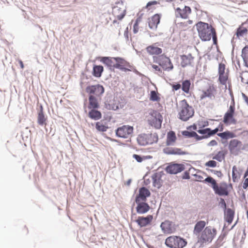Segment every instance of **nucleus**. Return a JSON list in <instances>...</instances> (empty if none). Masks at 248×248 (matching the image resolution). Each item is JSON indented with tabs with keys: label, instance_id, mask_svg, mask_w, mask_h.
Wrapping results in <instances>:
<instances>
[{
	"label": "nucleus",
	"instance_id": "nucleus-61",
	"mask_svg": "<svg viewBox=\"0 0 248 248\" xmlns=\"http://www.w3.org/2000/svg\"><path fill=\"white\" fill-rule=\"evenodd\" d=\"M18 62H19V63L20 65L21 69H23L24 68V66L22 61L21 60H18Z\"/></svg>",
	"mask_w": 248,
	"mask_h": 248
},
{
	"label": "nucleus",
	"instance_id": "nucleus-2",
	"mask_svg": "<svg viewBox=\"0 0 248 248\" xmlns=\"http://www.w3.org/2000/svg\"><path fill=\"white\" fill-rule=\"evenodd\" d=\"M99 60L110 70L117 68L125 71L127 70L126 67L129 65L128 62L120 57H101L99 58Z\"/></svg>",
	"mask_w": 248,
	"mask_h": 248
},
{
	"label": "nucleus",
	"instance_id": "nucleus-62",
	"mask_svg": "<svg viewBox=\"0 0 248 248\" xmlns=\"http://www.w3.org/2000/svg\"><path fill=\"white\" fill-rule=\"evenodd\" d=\"M221 202L222 204V205H223L224 208L225 209H226V202H225V201L223 199H221Z\"/></svg>",
	"mask_w": 248,
	"mask_h": 248
},
{
	"label": "nucleus",
	"instance_id": "nucleus-16",
	"mask_svg": "<svg viewBox=\"0 0 248 248\" xmlns=\"http://www.w3.org/2000/svg\"><path fill=\"white\" fill-rule=\"evenodd\" d=\"M191 12V8L189 7L186 6H185L183 9L178 7L175 9L176 16L184 19L187 18Z\"/></svg>",
	"mask_w": 248,
	"mask_h": 248
},
{
	"label": "nucleus",
	"instance_id": "nucleus-37",
	"mask_svg": "<svg viewBox=\"0 0 248 248\" xmlns=\"http://www.w3.org/2000/svg\"><path fill=\"white\" fill-rule=\"evenodd\" d=\"M152 179L153 180V184L155 187L159 188L161 186L160 178L158 174L157 173L154 174L152 176Z\"/></svg>",
	"mask_w": 248,
	"mask_h": 248
},
{
	"label": "nucleus",
	"instance_id": "nucleus-28",
	"mask_svg": "<svg viewBox=\"0 0 248 248\" xmlns=\"http://www.w3.org/2000/svg\"><path fill=\"white\" fill-rule=\"evenodd\" d=\"M149 137L150 136L147 134H140L139 135L137 138V141L138 143L140 145H146L151 143L149 141Z\"/></svg>",
	"mask_w": 248,
	"mask_h": 248
},
{
	"label": "nucleus",
	"instance_id": "nucleus-63",
	"mask_svg": "<svg viewBox=\"0 0 248 248\" xmlns=\"http://www.w3.org/2000/svg\"><path fill=\"white\" fill-rule=\"evenodd\" d=\"M243 96L246 102L248 104V97L245 94H243Z\"/></svg>",
	"mask_w": 248,
	"mask_h": 248
},
{
	"label": "nucleus",
	"instance_id": "nucleus-45",
	"mask_svg": "<svg viewBox=\"0 0 248 248\" xmlns=\"http://www.w3.org/2000/svg\"><path fill=\"white\" fill-rule=\"evenodd\" d=\"M204 181L210 183L212 184V188L214 189L215 187L217 185V182L212 177H208Z\"/></svg>",
	"mask_w": 248,
	"mask_h": 248
},
{
	"label": "nucleus",
	"instance_id": "nucleus-55",
	"mask_svg": "<svg viewBox=\"0 0 248 248\" xmlns=\"http://www.w3.org/2000/svg\"><path fill=\"white\" fill-rule=\"evenodd\" d=\"M217 144V142L216 140H211L208 144V146H214Z\"/></svg>",
	"mask_w": 248,
	"mask_h": 248
},
{
	"label": "nucleus",
	"instance_id": "nucleus-9",
	"mask_svg": "<svg viewBox=\"0 0 248 248\" xmlns=\"http://www.w3.org/2000/svg\"><path fill=\"white\" fill-rule=\"evenodd\" d=\"M217 94V88L214 84H210L205 89L202 91L200 96V100L208 98L210 100L215 99Z\"/></svg>",
	"mask_w": 248,
	"mask_h": 248
},
{
	"label": "nucleus",
	"instance_id": "nucleus-23",
	"mask_svg": "<svg viewBox=\"0 0 248 248\" xmlns=\"http://www.w3.org/2000/svg\"><path fill=\"white\" fill-rule=\"evenodd\" d=\"M215 193L219 195H227L228 192L227 190V185L226 184H221L220 186L217 185L213 189Z\"/></svg>",
	"mask_w": 248,
	"mask_h": 248
},
{
	"label": "nucleus",
	"instance_id": "nucleus-20",
	"mask_svg": "<svg viewBox=\"0 0 248 248\" xmlns=\"http://www.w3.org/2000/svg\"><path fill=\"white\" fill-rule=\"evenodd\" d=\"M136 207L137 212L139 214H145L150 210L149 205L145 202H138Z\"/></svg>",
	"mask_w": 248,
	"mask_h": 248
},
{
	"label": "nucleus",
	"instance_id": "nucleus-43",
	"mask_svg": "<svg viewBox=\"0 0 248 248\" xmlns=\"http://www.w3.org/2000/svg\"><path fill=\"white\" fill-rule=\"evenodd\" d=\"M95 127L98 131L105 132L106 131L108 127L104 124L102 122H98L96 123Z\"/></svg>",
	"mask_w": 248,
	"mask_h": 248
},
{
	"label": "nucleus",
	"instance_id": "nucleus-22",
	"mask_svg": "<svg viewBox=\"0 0 248 248\" xmlns=\"http://www.w3.org/2000/svg\"><path fill=\"white\" fill-rule=\"evenodd\" d=\"M164 153L167 155H183L186 152L178 148L166 147L163 150Z\"/></svg>",
	"mask_w": 248,
	"mask_h": 248
},
{
	"label": "nucleus",
	"instance_id": "nucleus-59",
	"mask_svg": "<svg viewBox=\"0 0 248 248\" xmlns=\"http://www.w3.org/2000/svg\"><path fill=\"white\" fill-rule=\"evenodd\" d=\"M181 85L180 84H177L175 85H173L172 88L174 90H178L181 88Z\"/></svg>",
	"mask_w": 248,
	"mask_h": 248
},
{
	"label": "nucleus",
	"instance_id": "nucleus-18",
	"mask_svg": "<svg viewBox=\"0 0 248 248\" xmlns=\"http://www.w3.org/2000/svg\"><path fill=\"white\" fill-rule=\"evenodd\" d=\"M181 65L183 67L188 66H193L194 64V58L191 54L188 55H183L181 56Z\"/></svg>",
	"mask_w": 248,
	"mask_h": 248
},
{
	"label": "nucleus",
	"instance_id": "nucleus-34",
	"mask_svg": "<svg viewBox=\"0 0 248 248\" xmlns=\"http://www.w3.org/2000/svg\"><path fill=\"white\" fill-rule=\"evenodd\" d=\"M226 154L227 151L225 150L220 151L213 157V159L217 160L219 162H221L225 159Z\"/></svg>",
	"mask_w": 248,
	"mask_h": 248
},
{
	"label": "nucleus",
	"instance_id": "nucleus-60",
	"mask_svg": "<svg viewBox=\"0 0 248 248\" xmlns=\"http://www.w3.org/2000/svg\"><path fill=\"white\" fill-rule=\"evenodd\" d=\"M187 23H188L189 25H191V24H192L193 23V21H192V20H188L187 21L185 22H184V23H181V25H185H185H187Z\"/></svg>",
	"mask_w": 248,
	"mask_h": 248
},
{
	"label": "nucleus",
	"instance_id": "nucleus-7",
	"mask_svg": "<svg viewBox=\"0 0 248 248\" xmlns=\"http://www.w3.org/2000/svg\"><path fill=\"white\" fill-rule=\"evenodd\" d=\"M187 244L183 238L177 236H170L165 240V244L170 248H183Z\"/></svg>",
	"mask_w": 248,
	"mask_h": 248
},
{
	"label": "nucleus",
	"instance_id": "nucleus-24",
	"mask_svg": "<svg viewBox=\"0 0 248 248\" xmlns=\"http://www.w3.org/2000/svg\"><path fill=\"white\" fill-rule=\"evenodd\" d=\"M46 120L47 118L45 115L43 108L41 106L40 110L38 112L37 123L40 125H46Z\"/></svg>",
	"mask_w": 248,
	"mask_h": 248
},
{
	"label": "nucleus",
	"instance_id": "nucleus-31",
	"mask_svg": "<svg viewBox=\"0 0 248 248\" xmlns=\"http://www.w3.org/2000/svg\"><path fill=\"white\" fill-rule=\"evenodd\" d=\"M158 4L159 2L156 0L150 1L143 7V9L146 10L147 12L152 13L156 9L155 5Z\"/></svg>",
	"mask_w": 248,
	"mask_h": 248
},
{
	"label": "nucleus",
	"instance_id": "nucleus-12",
	"mask_svg": "<svg viewBox=\"0 0 248 248\" xmlns=\"http://www.w3.org/2000/svg\"><path fill=\"white\" fill-rule=\"evenodd\" d=\"M241 141L237 139H233L230 141L229 149L232 154L237 155L242 149Z\"/></svg>",
	"mask_w": 248,
	"mask_h": 248
},
{
	"label": "nucleus",
	"instance_id": "nucleus-52",
	"mask_svg": "<svg viewBox=\"0 0 248 248\" xmlns=\"http://www.w3.org/2000/svg\"><path fill=\"white\" fill-rule=\"evenodd\" d=\"M210 171L218 177H221L223 176V174L220 170H211Z\"/></svg>",
	"mask_w": 248,
	"mask_h": 248
},
{
	"label": "nucleus",
	"instance_id": "nucleus-42",
	"mask_svg": "<svg viewBox=\"0 0 248 248\" xmlns=\"http://www.w3.org/2000/svg\"><path fill=\"white\" fill-rule=\"evenodd\" d=\"M150 100L152 101H160V98L159 97V94L155 91H151Z\"/></svg>",
	"mask_w": 248,
	"mask_h": 248
},
{
	"label": "nucleus",
	"instance_id": "nucleus-13",
	"mask_svg": "<svg viewBox=\"0 0 248 248\" xmlns=\"http://www.w3.org/2000/svg\"><path fill=\"white\" fill-rule=\"evenodd\" d=\"M234 113V108L233 106H231L229 110L225 114L223 117V121L224 124H234L236 123V121L233 117Z\"/></svg>",
	"mask_w": 248,
	"mask_h": 248
},
{
	"label": "nucleus",
	"instance_id": "nucleus-8",
	"mask_svg": "<svg viewBox=\"0 0 248 248\" xmlns=\"http://www.w3.org/2000/svg\"><path fill=\"white\" fill-rule=\"evenodd\" d=\"M134 128L129 125H124L119 127L115 131L116 135L117 137L123 138L128 139L130 138L133 133Z\"/></svg>",
	"mask_w": 248,
	"mask_h": 248
},
{
	"label": "nucleus",
	"instance_id": "nucleus-32",
	"mask_svg": "<svg viewBox=\"0 0 248 248\" xmlns=\"http://www.w3.org/2000/svg\"><path fill=\"white\" fill-rule=\"evenodd\" d=\"M104 70V68L101 65H94L93 68V75L95 77H100Z\"/></svg>",
	"mask_w": 248,
	"mask_h": 248
},
{
	"label": "nucleus",
	"instance_id": "nucleus-17",
	"mask_svg": "<svg viewBox=\"0 0 248 248\" xmlns=\"http://www.w3.org/2000/svg\"><path fill=\"white\" fill-rule=\"evenodd\" d=\"M153 219V216L149 215L146 217H139L136 219V222L140 227H143L150 224Z\"/></svg>",
	"mask_w": 248,
	"mask_h": 248
},
{
	"label": "nucleus",
	"instance_id": "nucleus-53",
	"mask_svg": "<svg viewBox=\"0 0 248 248\" xmlns=\"http://www.w3.org/2000/svg\"><path fill=\"white\" fill-rule=\"evenodd\" d=\"M138 31H139V24H138V21H137L133 26V31H134V33H136L138 32Z\"/></svg>",
	"mask_w": 248,
	"mask_h": 248
},
{
	"label": "nucleus",
	"instance_id": "nucleus-5",
	"mask_svg": "<svg viewBox=\"0 0 248 248\" xmlns=\"http://www.w3.org/2000/svg\"><path fill=\"white\" fill-rule=\"evenodd\" d=\"M146 120L150 125L156 129L161 128L162 116L157 111L154 109L150 110L146 116Z\"/></svg>",
	"mask_w": 248,
	"mask_h": 248
},
{
	"label": "nucleus",
	"instance_id": "nucleus-1",
	"mask_svg": "<svg viewBox=\"0 0 248 248\" xmlns=\"http://www.w3.org/2000/svg\"><path fill=\"white\" fill-rule=\"evenodd\" d=\"M199 38L202 41H209L212 38L214 44H217L216 29L211 24L199 21L196 24Z\"/></svg>",
	"mask_w": 248,
	"mask_h": 248
},
{
	"label": "nucleus",
	"instance_id": "nucleus-15",
	"mask_svg": "<svg viewBox=\"0 0 248 248\" xmlns=\"http://www.w3.org/2000/svg\"><path fill=\"white\" fill-rule=\"evenodd\" d=\"M150 196V191L145 187H142L139 189V193L136 196L135 202L136 203L140 202H145L147 197Z\"/></svg>",
	"mask_w": 248,
	"mask_h": 248
},
{
	"label": "nucleus",
	"instance_id": "nucleus-41",
	"mask_svg": "<svg viewBox=\"0 0 248 248\" xmlns=\"http://www.w3.org/2000/svg\"><path fill=\"white\" fill-rule=\"evenodd\" d=\"M190 82L188 80L184 81L182 85V89L186 93H188L190 87Z\"/></svg>",
	"mask_w": 248,
	"mask_h": 248
},
{
	"label": "nucleus",
	"instance_id": "nucleus-39",
	"mask_svg": "<svg viewBox=\"0 0 248 248\" xmlns=\"http://www.w3.org/2000/svg\"><path fill=\"white\" fill-rule=\"evenodd\" d=\"M247 29L242 26H241L237 29L236 35L238 37H242L244 35H246L247 33Z\"/></svg>",
	"mask_w": 248,
	"mask_h": 248
},
{
	"label": "nucleus",
	"instance_id": "nucleus-25",
	"mask_svg": "<svg viewBox=\"0 0 248 248\" xmlns=\"http://www.w3.org/2000/svg\"><path fill=\"white\" fill-rule=\"evenodd\" d=\"M147 52L151 55H159L162 53L161 48L151 45L146 47Z\"/></svg>",
	"mask_w": 248,
	"mask_h": 248
},
{
	"label": "nucleus",
	"instance_id": "nucleus-14",
	"mask_svg": "<svg viewBox=\"0 0 248 248\" xmlns=\"http://www.w3.org/2000/svg\"><path fill=\"white\" fill-rule=\"evenodd\" d=\"M185 166L183 164L171 163L167 167L166 170L170 174H176L184 170Z\"/></svg>",
	"mask_w": 248,
	"mask_h": 248
},
{
	"label": "nucleus",
	"instance_id": "nucleus-10",
	"mask_svg": "<svg viewBox=\"0 0 248 248\" xmlns=\"http://www.w3.org/2000/svg\"><path fill=\"white\" fill-rule=\"evenodd\" d=\"M126 8L123 2L116 3L112 8V13L118 20H122L126 15Z\"/></svg>",
	"mask_w": 248,
	"mask_h": 248
},
{
	"label": "nucleus",
	"instance_id": "nucleus-57",
	"mask_svg": "<svg viewBox=\"0 0 248 248\" xmlns=\"http://www.w3.org/2000/svg\"><path fill=\"white\" fill-rule=\"evenodd\" d=\"M183 179H188L190 178L189 173L187 171H185L182 177Z\"/></svg>",
	"mask_w": 248,
	"mask_h": 248
},
{
	"label": "nucleus",
	"instance_id": "nucleus-64",
	"mask_svg": "<svg viewBox=\"0 0 248 248\" xmlns=\"http://www.w3.org/2000/svg\"><path fill=\"white\" fill-rule=\"evenodd\" d=\"M219 128V131H222L223 130V126L222 124L219 125L218 126Z\"/></svg>",
	"mask_w": 248,
	"mask_h": 248
},
{
	"label": "nucleus",
	"instance_id": "nucleus-33",
	"mask_svg": "<svg viewBox=\"0 0 248 248\" xmlns=\"http://www.w3.org/2000/svg\"><path fill=\"white\" fill-rule=\"evenodd\" d=\"M241 56L245 65L248 67V45L245 46L242 50Z\"/></svg>",
	"mask_w": 248,
	"mask_h": 248
},
{
	"label": "nucleus",
	"instance_id": "nucleus-49",
	"mask_svg": "<svg viewBox=\"0 0 248 248\" xmlns=\"http://www.w3.org/2000/svg\"><path fill=\"white\" fill-rule=\"evenodd\" d=\"M194 133H195L194 131L189 132L188 131H186V130L182 132L183 135L186 137H187V138L193 137Z\"/></svg>",
	"mask_w": 248,
	"mask_h": 248
},
{
	"label": "nucleus",
	"instance_id": "nucleus-46",
	"mask_svg": "<svg viewBox=\"0 0 248 248\" xmlns=\"http://www.w3.org/2000/svg\"><path fill=\"white\" fill-rule=\"evenodd\" d=\"M226 65L223 63H220L218 65V75L222 73H226L225 72Z\"/></svg>",
	"mask_w": 248,
	"mask_h": 248
},
{
	"label": "nucleus",
	"instance_id": "nucleus-47",
	"mask_svg": "<svg viewBox=\"0 0 248 248\" xmlns=\"http://www.w3.org/2000/svg\"><path fill=\"white\" fill-rule=\"evenodd\" d=\"M237 171V168L235 166H234L232 167V177L233 182H236L237 180L238 176L236 173V172Z\"/></svg>",
	"mask_w": 248,
	"mask_h": 248
},
{
	"label": "nucleus",
	"instance_id": "nucleus-27",
	"mask_svg": "<svg viewBox=\"0 0 248 248\" xmlns=\"http://www.w3.org/2000/svg\"><path fill=\"white\" fill-rule=\"evenodd\" d=\"M206 223L205 221L200 220L198 221L194 228V233L196 235H199L204 229Z\"/></svg>",
	"mask_w": 248,
	"mask_h": 248
},
{
	"label": "nucleus",
	"instance_id": "nucleus-29",
	"mask_svg": "<svg viewBox=\"0 0 248 248\" xmlns=\"http://www.w3.org/2000/svg\"><path fill=\"white\" fill-rule=\"evenodd\" d=\"M234 215V212L230 208H228L225 212V220L228 222V225L232 223Z\"/></svg>",
	"mask_w": 248,
	"mask_h": 248
},
{
	"label": "nucleus",
	"instance_id": "nucleus-26",
	"mask_svg": "<svg viewBox=\"0 0 248 248\" xmlns=\"http://www.w3.org/2000/svg\"><path fill=\"white\" fill-rule=\"evenodd\" d=\"M177 138L174 131H171L167 133L166 145L168 146L173 145L176 140Z\"/></svg>",
	"mask_w": 248,
	"mask_h": 248
},
{
	"label": "nucleus",
	"instance_id": "nucleus-21",
	"mask_svg": "<svg viewBox=\"0 0 248 248\" xmlns=\"http://www.w3.org/2000/svg\"><path fill=\"white\" fill-rule=\"evenodd\" d=\"M100 98L95 97L94 95H90L89 97L88 108H98L99 107V100Z\"/></svg>",
	"mask_w": 248,
	"mask_h": 248
},
{
	"label": "nucleus",
	"instance_id": "nucleus-6",
	"mask_svg": "<svg viewBox=\"0 0 248 248\" xmlns=\"http://www.w3.org/2000/svg\"><path fill=\"white\" fill-rule=\"evenodd\" d=\"M153 62L159 65L165 71H170L173 68V66L170 59L165 55H160L158 56H154Z\"/></svg>",
	"mask_w": 248,
	"mask_h": 248
},
{
	"label": "nucleus",
	"instance_id": "nucleus-4",
	"mask_svg": "<svg viewBox=\"0 0 248 248\" xmlns=\"http://www.w3.org/2000/svg\"><path fill=\"white\" fill-rule=\"evenodd\" d=\"M194 114V110L191 106H190L186 100L184 99L180 101L179 108V118L184 121H187L192 117Z\"/></svg>",
	"mask_w": 248,
	"mask_h": 248
},
{
	"label": "nucleus",
	"instance_id": "nucleus-48",
	"mask_svg": "<svg viewBox=\"0 0 248 248\" xmlns=\"http://www.w3.org/2000/svg\"><path fill=\"white\" fill-rule=\"evenodd\" d=\"M133 157L135 158L138 162H141L143 160H145L147 158L146 156H141L138 155L134 154L133 155Z\"/></svg>",
	"mask_w": 248,
	"mask_h": 248
},
{
	"label": "nucleus",
	"instance_id": "nucleus-50",
	"mask_svg": "<svg viewBox=\"0 0 248 248\" xmlns=\"http://www.w3.org/2000/svg\"><path fill=\"white\" fill-rule=\"evenodd\" d=\"M217 163L214 160H210L205 163V166L209 167H216Z\"/></svg>",
	"mask_w": 248,
	"mask_h": 248
},
{
	"label": "nucleus",
	"instance_id": "nucleus-36",
	"mask_svg": "<svg viewBox=\"0 0 248 248\" xmlns=\"http://www.w3.org/2000/svg\"><path fill=\"white\" fill-rule=\"evenodd\" d=\"M160 227H161L162 230L166 233H171V229L170 227V224L169 221H165L162 222L161 224Z\"/></svg>",
	"mask_w": 248,
	"mask_h": 248
},
{
	"label": "nucleus",
	"instance_id": "nucleus-3",
	"mask_svg": "<svg viewBox=\"0 0 248 248\" xmlns=\"http://www.w3.org/2000/svg\"><path fill=\"white\" fill-rule=\"evenodd\" d=\"M217 234V229L211 226L206 227L198 235V242L201 244H208L212 242Z\"/></svg>",
	"mask_w": 248,
	"mask_h": 248
},
{
	"label": "nucleus",
	"instance_id": "nucleus-54",
	"mask_svg": "<svg viewBox=\"0 0 248 248\" xmlns=\"http://www.w3.org/2000/svg\"><path fill=\"white\" fill-rule=\"evenodd\" d=\"M193 137L197 140H202L204 138V137L199 136L195 132L194 135Z\"/></svg>",
	"mask_w": 248,
	"mask_h": 248
},
{
	"label": "nucleus",
	"instance_id": "nucleus-30",
	"mask_svg": "<svg viewBox=\"0 0 248 248\" xmlns=\"http://www.w3.org/2000/svg\"><path fill=\"white\" fill-rule=\"evenodd\" d=\"M96 109H90L91 110L89 112L88 116L92 119L98 120L101 118L102 114Z\"/></svg>",
	"mask_w": 248,
	"mask_h": 248
},
{
	"label": "nucleus",
	"instance_id": "nucleus-40",
	"mask_svg": "<svg viewBox=\"0 0 248 248\" xmlns=\"http://www.w3.org/2000/svg\"><path fill=\"white\" fill-rule=\"evenodd\" d=\"M109 108L113 110H116L119 108V102L117 97H114L113 102L109 101Z\"/></svg>",
	"mask_w": 248,
	"mask_h": 248
},
{
	"label": "nucleus",
	"instance_id": "nucleus-51",
	"mask_svg": "<svg viewBox=\"0 0 248 248\" xmlns=\"http://www.w3.org/2000/svg\"><path fill=\"white\" fill-rule=\"evenodd\" d=\"M152 67L154 69L155 72H158L159 73H162L161 68L159 66L155 64H152Z\"/></svg>",
	"mask_w": 248,
	"mask_h": 248
},
{
	"label": "nucleus",
	"instance_id": "nucleus-44",
	"mask_svg": "<svg viewBox=\"0 0 248 248\" xmlns=\"http://www.w3.org/2000/svg\"><path fill=\"white\" fill-rule=\"evenodd\" d=\"M197 132L203 135L202 136L204 137V139L208 138L211 137V135H209L210 133V128H206L203 129H200L197 130Z\"/></svg>",
	"mask_w": 248,
	"mask_h": 248
},
{
	"label": "nucleus",
	"instance_id": "nucleus-58",
	"mask_svg": "<svg viewBox=\"0 0 248 248\" xmlns=\"http://www.w3.org/2000/svg\"><path fill=\"white\" fill-rule=\"evenodd\" d=\"M248 187V178H246L243 184V187L246 189Z\"/></svg>",
	"mask_w": 248,
	"mask_h": 248
},
{
	"label": "nucleus",
	"instance_id": "nucleus-35",
	"mask_svg": "<svg viewBox=\"0 0 248 248\" xmlns=\"http://www.w3.org/2000/svg\"><path fill=\"white\" fill-rule=\"evenodd\" d=\"M217 136L222 138V139L227 140L228 139L232 138L234 137V134L229 131H226L222 133H218Z\"/></svg>",
	"mask_w": 248,
	"mask_h": 248
},
{
	"label": "nucleus",
	"instance_id": "nucleus-56",
	"mask_svg": "<svg viewBox=\"0 0 248 248\" xmlns=\"http://www.w3.org/2000/svg\"><path fill=\"white\" fill-rule=\"evenodd\" d=\"M218 131H219L218 127H217L214 130H211L210 129V133L209 135H211V136H212L215 135V134H216Z\"/></svg>",
	"mask_w": 248,
	"mask_h": 248
},
{
	"label": "nucleus",
	"instance_id": "nucleus-11",
	"mask_svg": "<svg viewBox=\"0 0 248 248\" xmlns=\"http://www.w3.org/2000/svg\"><path fill=\"white\" fill-rule=\"evenodd\" d=\"M86 91L90 95H94L95 97L100 98V96L104 92V88L102 85L97 84L88 86Z\"/></svg>",
	"mask_w": 248,
	"mask_h": 248
},
{
	"label": "nucleus",
	"instance_id": "nucleus-19",
	"mask_svg": "<svg viewBox=\"0 0 248 248\" xmlns=\"http://www.w3.org/2000/svg\"><path fill=\"white\" fill-rule=\"evenodd\" d=\"M161 15L156 14L148 19V25L151 29H156L160 22Z\"/></svg>",
	"mask_w": 248,
	"mask_h": 248
},
{
	"label": "nucleus",
	"instance_id": "nucleus-38",
	"mask_svg": "<svg viewBox=\"0 0 248 248\" xmlns=\"http://www.w3.org/2000/svg\"><path fill=\"white\" fill-rule=\"evenodd\" d=\"M218 80L222 85H226L227 80L228 79V73H222L218 75Z\"/></svg>",
	"mask_w": 248,
	"mask_h": 248
}]
</instances>
